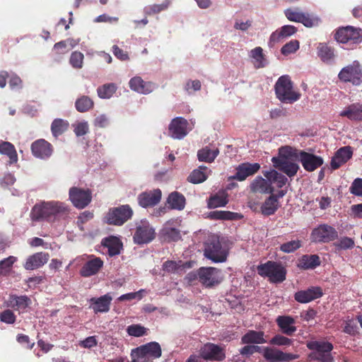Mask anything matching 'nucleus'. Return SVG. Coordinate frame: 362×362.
Wrapping results in <instances>:
<instances>
[{
	"label": "nucleus",
	"mask_w": 362,
	"mask_h": 362,
	"mask_svg": "<svg viewBox=\"0 0 362 362\" xmlns=\"http://www.w3.org/2000/svg\"><path fill=\"white\" fill-rule=\"evenodd\" d=\"M67 206L59 202H40L32 208L30 216L33 221L53 222L69 214Z\"/></svg>",
	"instance_id": "f257e3e1"
},
{
	"label": "nucleus",
	"mask_w": 362,
	"mask_h": 362,
	"mask_svg": "<svg viewBox=\"0 0 362 362\" xmlns=\"http://www.w3.org/2000/svg\"><path fill=\"white\" fill-rule=\"evenodd\" d=\"M276 98L284 103L292 104L300 98L301 94L293 89V82L288 75L280 76L274 86Z\"/></svg>",
	"instance_id": "f03ea898"
},
{
	"label": "nucleus",
	"mask_w": 362,
	"mask_h": 362,
	"mask_svg": "<svg viewBox=\"0 0 362 362\" xmlns=\"http://www.w3.org/2000/svg\"><path fill=\"white\" fill-rule=\"evenodd\" d=\"M257 274L262 277H268L272 283L283 282L286 277V269L281 263L274 261H267L257 267Z\"/></svg>",
	"instance_id": "7ed1b4c3"
},
{
	"label": "nucleus",
	"mask_w": 362,
	"mask_h": 362,
	"mask_svg": "<svg viewBox=\"0 0 362 362\" xmlns=\"http://www.w3.org/2000/svg\"><path fill=\"white\" fill-rule=\"evenodd\" d=\"M284 14L290 21L300 23L306 28L317 27L321 23L320 18L313 13L303 12L298 8H289Z\"/></svg>",
	"instance_id": "20e7f679"
},
{
	"label": "nucleus",
	"mask_w": 362,
	"mask_h": 362,
	"mask_svg": "<svg viewBox=\"0 0 362 362\" xmlns=\"http://www.w3.org/2000/svg\"><path fill=\"white\" fill-rule=\"evenodd\" d=\"M204 255L214 262H224L227 259L228 250L222 245L218 238L212 237L206 244Z\"/></svg>",
	"instance_id": "39448f33"
},
{
	"label": "nucleus",
	"mask_w": 362,
	"mask_h": 362,
	"mask_svg": "<svg viewBox=\"0 0 362 362\" xmlns=\"http://www.w3.org/2000/svg\"><path fill=\"white\" fill-rule=\"evenodd\" d=\"M338 78L344 83H351L353 86L362 85V66L358 61H354L338 74Z\"/></svg>",
	"instance_id": "423d86ee"
},
{
	"label": "nucleus",
	"mask_w": 362,
	"mask_h": 362,
	"mask_svg": "<svg viewBox=\"0 0 362 362\" xmlns=\"http://www.w3.org/2000/svg\"><path fill=\"white\" fill-rule=\"evenodd\" d=\"M133 216V210L129 205H121L110 209L105 216V221L110 225L122 226Z\"/></svg>",
	"instance_id": "0eeeda50"
},
{
	"label": "nucleus",
	"mask_w": 362,
	"mask_h": 362,
	"mask_svg": "<svg viewBox=\"0 0 362 362\" xmlns=\"http://www.w3.org/2000/svg\"><path fill=\"white\" fill-rule=\"evenodd\" d=\"M308 349L314 350L309 355L311 360H317L320 362H332L333 358L330 354L333 349L332 344L325 341H310L307 344Z\"/></svg>",
	"instance_id": "6e6552de"
},
{
	"label": "nucleus",
	"mask_w": 362,
	"mask_h": 362,
	"mask_svg": "<svg viewBox=\"0 0 362 362\" xmlns=\"http://www.w3.org/2000/svg\"><path fill=\"white\" fill-rule=\"evenodd\" d=\"M334 37L339 43L358 44L362 41V29L350 25L339 28Z\"/></svg>",
	"instance_id": "1a4fd4ad"
},
{
	"label": "nucleus",
	"mask_w": 362,
	"mask_h": 362,
	"mask_svg": "<svg viewBox=\"0 0 362 362\" xmlns=\"http://www.w3.org/2000/svg\"><path fill=\"white\" fill-rule=\"evenodd\" d=\"M310 238L314 243H328L338 238V232L334 227L323 223L312 230Z\"/></svg>",
	"instance_id": "9d476101"
},
{
	"label": "nucleus",
	"mask_w": 362,
	"mask_h": 362,
	"mask_svg": "<svg viewBox=\"0 0 362 362\" xmlns=\"http://www.w3.org/2000/svg\"><path fill=\"white\" fill-rule=\"evenodd\" d=\"M221 270L215 267H200L198 269L199 281L206 288H213L221 282Z\"/></svg>",
	"instance_id": "9b49d317"
},
{
	"label": "nucleus",
	"mask_w": 362,
	"mask_h": 362,
	"mask_svg": "<svg viewBox=\"0 0 362 362\" xmlns=\"http://www.w3.org/2000/svg\"><path fill=\"white\" fill-rule=\"evenodd\" d=\"M69 199L73 205L78 209H84L92 200V193L88 189L72 187L69 192Z\"/></svg>",
	"instance_id": "f8f14e48"
},
{
	"label": "nucleus",
	"mask_w": 362,
	"mask_h": 362,
	"mask_svg": "<svg viewBox=\"0 0 362 362\" xmlns=\"http://www.w3.org/2000/svg\"><path fill=\"white\" fill-rule=\"evenodd\" d=\"M263 358L267 362H290L298 358L299 356L298 354L286 353L274 347L264 346Z\"/></svg>",
	"instance_id": "ddd939ff"
},
{
	"label": "nucleus",
	"mask_w": 362,
	"mask_h": 362,
	"mask_svg": "<svg viewBox=\"0 0 362 362\" xmlns=\"http://www.w3.org/2000/svg\"><path fill=\"white\" fill-rule=\"evenodd\" d=\"M154 238L155 230L146 221L141 222V224L136 227L133 237L134 243L139 245L148 243Z\"/></svg>",
	"instance_id": "4468645a"
},
{
	"label": "nucleus",
	"mask_w": 362,
	"mask_h": 362,
	"mask_svg": "<svg viewBox=\"0 0 362 362\" xmlns=\"http://www.w3.org/2000/svg\"><path fill=\"white\" fill-rule=\"evenodd\" d=\"M260 169V165L257 163H243L238 165L235 170L236 173L228 177L229 180H235L240 182L244 181L247 177L255 175Z\"/></svg>",
	"instance_id": "2eb2a0df"
},
{
	"label": "nucleus",
	"mask_w": 362,
	"mask_h": 362,
	"mask_svg": "<svg viewBox=\"0 0 362 362\" xmlns=\"http://www.w3.org/2000/svg\"><path fill=\"white\" fill-rule=\"evenodd\" d=\"M30 148L33 155L40 159H47L53 153L52 145L43 139L33 142Z\"/></svg>",
	"instance_id": "dca6fc26"
},
{
	"label": "nucleus",
	"mask_w": 362,
	"mask_h": 362,
	"mask_svg": "<svg viewBox=\"0 0 362 362\" xmlns=\"http://www.w3.org/2000/svg\"><path fill=\"white\" fill-rule=\"evenodd\" d=\"M161 197V190L155 189L141 192L139 194L137 200L139 206L143 208L153 207L160 202Z\"/></svg>",
	"instance_id": "f3484780"
},
{
	"label": "nucleus",
	"mask_w": 362,
	"mask_h": 362,
	"mask_svg": "<svg viewBox=\"0 0 362 362\" xmlns=\"http://www.w3.org/2000/svg\"><path fill=\"white\" fill-rule=\"evenodd\" d=\"M188 122L182 117H177L172 119L169 124V134L176 139H182L187 134Z\"/></svg>",
	"instance_id": "a211bd4d"
},
{
	"label": "nucleus",
	"mask_w": 362,
	"mask_h": 362,
	"mask_svg": "<svg viewBox=\"0 0 362 362\" xmlns=\"http://www.w3.org/2000/svg\"><path fill=\"white\" fill-rule=\"evenodd\" d=\"M298 160L301 163L303 168L308 172H313L323 164L322 157L301 151Z\"/></svg>",
	"instance_id": "6ab92c4d"
},
{
	"label": "nucleus",
	"mask_w": 362,
	"mask_h": 362,
	"mask_svg": "<svg viewBox=\"0 0 362 362\" xmlns=\"http://www.w3.org/2000/svg\"><path fill=\"white\" fill-rule=\"evenodd\" d=\"M323 291L320 286H311L306 290L296 292L294 298L300 303H307L322 297Z\"/></svg>",
	"instance_id": "aec40b11"
},
{
	"label": "nucleus",
	"mask_w": 362,
	"mask_h": 362,
	"mask_svg": "<svg viewBox=\"0 0 362 362\" xmlns=\"http://www.w3.org/2000/svg\"><path fill=\"white\" fill-rule=\"evenodd\" d=\"M272 161L276 168L285 173L289 177L295 176L300 168L298 163L288 159H278L277 157H273Z\"/></svg>",
	"instance_id": "412c9836"
},
{
	"label": "nucleus",
	"mask_w": 362,
	"mask_h": 362,
	"mask_svg": "<svg viewBox=\"0 0 362 362\" xmlns=\"http://www.w3.org/2000/svg\"><path fill=\"white\" fill-rule=\"evenodd\" d=\"M200 354L205 360L222 361L226 357L221 347L211 343L205 344L201 349Z\"/></svg>",
	"instance_id": "4be33fe9"
},
{
	"label": "nucleus",
	"mask_w": 362,
	"mask_h": 362,
	"mask_svg": "<svg viewBox=\"0 0 362 362\" xmlns=\"http://www.w3.org/2000/svg\"><path fill=\"white\" fill-rule=\"evenodd\" d=\"M91 259L88 260L81 268L80 274L83 277H89L96 274L103 266V261L100 257L90 256Z\"/></svg>",
	"instance_id": "5701e85b"
},
{
	"label": "nucleus",
	"mask_w": 362,
	"mask_h": 362,
	"mask_svg": "<svg viewBox=\"0 0 362 362\" xmlns=\"http://www.w3.org/2000/svg\"><path fill=\"white\" fill-rule=\"evenodd\" d=\"M352 155L353 151L351 146H347L340 148L332 158V168L334 170L339 168L352 157Z\"/></svg>",
	"instance_id": "b1692460"
},
{
	"label": "nucleus",
	"mask_w": 362,
	"mask_h": 362,
	"mask_svg": "<svg viewBox=\"0 0 362 362\" xmlns=\"http://www.w3.org/2000/svg\"><path fill=\"white\" fill-rule=\"evenodd\" d=\"M297 28L291 25H286L273 32L269 37V44L273 46L276 42H279L285 38H287L297 32Z\"/></svg>",
	"instance_id": "393cba45"
},
{
	"label": "nucleus",
	"mask_w": 362,
	"mask_h": 362,
	"mask_svg": "<svg viewBox=\"0 0 362 362\" xmlns=\"http://www.w3.org/2000/svg\"><path fill=\"white\" fill-rule=\"evenodd\" d=\"M49 257V255L48 253L42 252H36L28 257L24 264V267L27 270L37 269L45 264L47 262Z\"/></svg>",
	"instance_id": "a878e982"
},
{
	"label": "nucleus",
	"mask_w": 362,
	"mask_h": 362,
	"mask_svg": "<svg viewBox=\"0 0 362 362\" xmlns=\"http://www.w3.org/2000/svg\"><path fill=\"white\" fill-rule=\"evenodd\" d=\"M101 244L107 248V253L110 257L117 255L122 249V243L117 237L110 235L102 240Z\"/></svg>",
	"instance_id": "bb28decb"
},
{
	"label": "nucleus",
	"mask_w": 362,
	"mask_h": 362,
	"mask_svg": "<svg viewBox=\"0 0 362 362\" xmlns=\"http://www.w3.org/2000/svg\"><path fill=\"white\" fill-rule=\"evenodd\" d=\"M321 261L317 255H303L297 262L298 268L303 270L313 269L320 266Z\"/></svg>",
	"instance_id": "cd10ccee"
},
{
	"label": "nucleus",
	"mask_w": 362,
	"mask_h": 362,
	"mask_svg": "<svg viewBox=\"0 0 362 362\" xmlns=\"http://www.w3.org/2000/svg\"><path fill=\"white\" fill-rule=\"evenodd\" d=\"M129 84L132 90L142 94H148L153 89V84L151 82H146L140 76L131 78Z\"/></svg>",
	"instance_id": "c85d7f7f"
},
{
	"label": "nucleus",
	"mask_w": 362,
	"mask_h": 362,
	"mask_svg": "<svg viewBox=\"0 0 362 362\" xmlns=\"http://www.w3.org/2000/svg\"><path fill=\"white\" fill-rule=\"evenodd\" d=\"M334 52V47L325 42L319 43L317 47V56L323 62L327 64H330L334 61L335 58Z\"/></svg>",
	"instance_id": "c756f323"
},
{
	"label": "nucleus",
	"mask_w": 362,
	"mask_h": 362,
	"mask_svg": "<svg viewBox=\"0 0 362 362\" xmlns=\"http://www.w3.org/2000/svg\"><path fill=\"white\" fill-rule=\"evenodd\" d=\"M140 353H144L151 361L161 356L160 346L156 341L149 342L139 347Z\"/></svg>",
	"instance_id": "7c9ffc66"
},
{
	"label": "nucleus",
	"mask_w": 362,
	"mask_h": 362,
	"mask_svg": "<svg viewBox=\"0 0 362 362\" xmlns=\"http://www.w3.org/2000/svg\"><path fill=\"white\" fill-rule=\"evenodd\" d=\"M250 190L253 192H259L272 194L274 187H272L267 179L265 180L260 176H257L250 184Z\"/></svg>",
	"instance_id": "2f4dec72"
},
{
	"label": "nucleus",
	"mask_w": 362,
	"mask_h": 362,
	"mask_svg": "<svg viewBox=\"0 0 362 362\" xmlns=\"http://www.w3.org/2000/svg\"><path fill=\"white\" fill-rule=\"evenodd\" d=\"M340 116L351 120H362V104L357 103L349 105L340 113Z\"/></svg>",
	"instance_id": "473e14b6"
},
{
	"label": "nucleus",
	"mask_w": 362,
	"mask_h": 362,
	"mask_svg": "<svg viewBox=\"0 0 362 362\" xmlns=\"http://www.w3.org/2000/svg\"><path fill=\"white\" fill-rule=\"evenodd\" d=\"M0 154L5 155L8 157V163L10 165L18 162V154L15 146L8 141H0Z\"/></svg>",
	"instance_id": "72a5a7b5"
},
{
	"label": "nucleus",
	"mask_w": 362,
	"mask_h": 362,
	"mask_svg": "<svg viewBox=\"0 0 362 362\" xmlns=\"http://www.w3.org/2000/svg\"><path fill=\"white\" fill-rule=\"evenodd\" d=\"M167 202L172 209L180 211L185 208L186 199L182 194L178 192H173L168 195Z\"/></svg>",
	"instance_id": "f704fd0d"
},
{
	"label": "nucleus",
	"mask_w": 362,
	"mask_h": 362,
	"mask_svg": "<svg viewBox=\"0 0 362 362\" xmlns=\"http://www.w3.org/2000/svg\"><path fill=\"white\" fill-rule=\"evenodd\" d=\"M111 300V296L106 294L98 299H91L90 307L95 313L106 312L109 310Z\"/></svg>",
	"instance_id": "c9c22d12"
},
{
	"label": "nucleus",
	"mask_w": 362,
	"mask_h": 362,
	"mask_svg": "<svg viewBox=\"0 0 362 362\" xmlns=\"http://www.w3.org/2000/svg\"><path fill=\"white\" fill-rule=\"evenodd\" d=\"M219 154L218 148L211 149L209 146H205L197 152V158L199 161L206 163H212Z\"/></svg>",
	"instance_id": "e433bc0d"
},
{
	"label": "nucleus",
	"mask_w": 362,
	"mask_h": 362,
	"mask_svg": "<svg viewBox=\"0 0 362 362\" xmlns=\"http://www.w3.org/2000/svg\"><path fill=\"white\" fill-rule=\"evenodd\" d=\"M264 175L270 182L271 185L272 184H276V186L279 188H281L284 186L288 181V179L285 175L278 173L275 170L265 171L264 172Z\"/></svg>",
	"instance_id": "4c0bfd02"
},
{
	"label": "nucleus",
	"mask_w": 362,
	"mask_h": 362,
	"mask_svg": "<svg viewBox=\"0 0 362 362\" xmlns=\"http://www.w3.org/2000/svg\"><path fill=\"white\" fill-rule=\"evenodd\" d=\"M278 209L279 202L273 194L264 201L261 207L262 213L265 216L274 214Z\"/></svg>",
	"instance_id": "58836bf2"
},
{
	"label": "nucleus",
	"mask_w": 362,
	"mask_h": 362,
	"mask_svg": "<svg viewBox=\"0 0 362 362\" xmlns=\"http://www.w3.org/2000/svg\"><path fill=\"white\" fill-rule=\"evenodd\" d=\"M242 344H264L267 341L264 338L263 332L249 331L242 337Z\"/></svg>",
	"instance_id": "ea45409f"
},
{
	"label": "nucleus",
	"mask_w": 362,
	"mask_h": 362,
	"mask_svg": "<svg viewBox=\"0 0 362 362\" xmlns=\"http://www.w3.org/2000/svg\"><path fill=\"white\" fill-rule=\"evenodd\" d=\"M207 167L201 165L199 168L194 170L187 177V180L193 184H199L204 182L208 175L206 173Z\"/></svg>",
	"instance_id": "a19ab883"
},
{
	"label": "nucleus",
	"mask_w": 362,
	"mask_h": 362,
	"mask_svg": "<svg viewBox=\"0 0 362 362\" xmlns=\"http://www.w3.org/2000/svg\"><path fill=\"white\" fill-rule=\"evenodd\" d=\"M301 150L293 148L288 146H281L279 149V157L278 159H294L298 160Z\"/></svg>",
	"instance_id": "79ce46f5"
},
{
	"label": "nucleus",
	"mask_w": 362,
	"mask_h": 362,
	"mask_svg": "<svg viewBox=\"0 0 362 362\" xmlns=\"http://www.w3.org/2000/svg\"><path fill=\"white\" fill-rule=\"evenodd\" d=\"M93 106L94 102L87 95L81 96L75 102V107L79 112H88L93 109Z\"/></svg>",
	"instance_id": "37998d69"
},
{
	"label": "nucleus",
	"mask_w": 362,
	"mask_h": 362,
	"mask_svg": "<svg viewBox=\"0 0 362 362\" xmlns=\"http://www.w3.org/2000/svg\"><path fill=\"white\" fill-rule=\"evenodd\" d=\"M277 324L283 333L291 335L296 331L294 318H277Z\"/></svg>",
	"instance_id": "c03bdc74"
},
{
	"label": "nucleus",
	"mask_w": 362,
	"mask_h": 362,
	"mask_svg": "<svg viewBox=\"0 0 362 362\" xmlns=\"http://www.w3.org/2000/svg\"><path fill=\"white\" fill-rule=\"evenodd\" d=\"M117 90V87L115 83H105L101 86H99L97 89L98 95L99 98L103 99L110 98Z\"/></svg>",
	"instance_id": "a18cd8bd"
},
{
	"label": "nucleus",
	"mask_w": 362,
	"mask_h": 362,
	"mask_svg": "<svg viewBox=\"0 0 362 362\" xmlns=\"http://www.w3.org/2000/svg\"><path fill=\"white\" fill-rule=\"evenodd\" d=\"M250 56L254 59L253 64L255 68L259 69L266 66V59L262 47H257L252 49Z\"/></svg>",
	"instance_id": "49530a36"
},
{
	"label": "nucleus",
	"mask_w": 362,
	"mask_h": 362,
	"mask_svg": "<svg viewBox=\"0 0 362 362\" xmlns=\"http://www.w3.org/2000/svg\"><path fill=\"white\" fill-rule=\"evenodd\" d=\"M69 127V122L62 119H55L51 124L52 135L57 138L65 132Z\"/></svg>",
	"instance_id": "de8ad7c7"
},
{
	"label": "nucleus",
	"mask_w": 362,
	"mask_h": 362,
	"mask_svg": "<svg viewBox=\"0 0 362 362\" xmlns=\"http://www.w3.org/2000/svg\"><path fill=\"white\" fill-rule=\"evenodd\" d=\"M164 240L168 242H176L181 238L180 232L175 228L165 227L161 231Z\"/></svg>",
	"instance_id": "09e8293b"
},
{
	"label": "nucleus",
	"mask_w": 362,
	"mask_h": 362,
	"mask_svg": "<svg viewBox=\"0 0 362 362\" xmlns=\"http://www.w3.org/2000/svg\"><path fill=\"white\" fill-rule=\"evenodd\" d=\"M30 303V299L27 296H15L11 298V306L18 310H25Z\"/></svg>",
	"instance_id": "8fccbe9b"
},
{
	"label": "nucleus",
	"mask_w": 362,
	"mask_h": 362,
	"mask_svg": "<svg viewBox=\"0 0 362 362\" xmlns=\"http://www.w3.org/2000/svg\"><path fill=\"white\" fill-rule=\"evenodd\" d=\"M170 4V0H165L162 4H153L144 8V12L146 15H153L166 10Z\"/></svg>",
	"instance_id": "3c124183"
},
{
	"label": "nucleus",
	"mask_w": 362,
	"mask_h": 362,
	"mask_svg": "<svg viewBox=\"0 0 362 362\" xmlns=\"http://www.w3.org/2000/svg\"><path fill=\"white\" fill-rule=\"evenodd\" d=\"M237 214L226 211H213L209 214V217L213 220H233Z\"/></svg>",
	"instance_id": "603ef678"
},
{
	"label": "nucleus",
	"mask_w": 362,
	"mask_h": 362,
	"mask_svg": "<svg viewBox=\"0 0 362 362\" xmlns=\"http://www.w3.org/2000/svg\"><path fill=\"white\" fill-rule=\"evenodd\" d=\"M302 246V242L300 240H293L281 244L279 250L284 253L294 252Z\"/></svg>",
	"instance_id": "864d4df0"
},
{
	"label": "nucleus",
	"mask_w": 362,
	"mask_h": 362,
	"mask_svg": "<svg viewBox=\"0 0 362 362\" xmlns=\"http://www.w3.org/2000/svg\"><path fill=\"white\" fill-rule=\"evenodd\" d=\"M184 268V265L182 264V262H175L173 260H168L163 264V269L168 273L175 274L178 273L180 270Z\"/></svg>",
	"instance_id": "5fc2aeb1"
},
{
	"label": "nucleus",
	"mask_w": 362,
	"mask_h": 362,
	"mask_svg": "<svg viewBox=\"0 0 362 362\" xmlns=\"http://www.w3.org/2000/svg\"><path fill=\"white\" fill-rule=\"evenodd\" d=\"M228 203V199L225 196L214 195L211 197L208 202V207L210 209L224 206Z\"/></svg>",
	"instance_id": "6e6d98bb"
},
{
	"label": "nucleus",
	"mask_w": 362,
	"mask_h": 362,
	"mask_svg": "<svg viewBox=\"0 0 362 362\" xmlns=\"http://www.w3.org/2000/svg\"><path fill=\"white\" fill-rule=\"evenodd\" d=\"M300 43L297 40H292L285 44L281 49V52L283 55L288 56V54L295 53L299 49Z\"/></svg>",
	"instance_id": "4d7b16f0"
},
{
	"label": "nucleus",
	"mask_w": 362,
	"mask_h": 362,
	"mask_svg": "<svg viewBox=\"0 0 362 362\" xmlns=\"http://www.w3.org/2000/svg\"><path fill=\"white\" fill-rule=\"evenodd\" d=\"M16 260V258L15 257L10 256L0 261V275L7 274L11 269Z\"/></svg>",
	"instance_id": "13d9d810"
},
{
	"label": "nucleus",
	"mask_w": 362,
	"mask_h": 362,
	"mask_svg": "<svg viewBox=\"0 0 362 362\" xmlns=\"http://www.w3.org/2000/svg\"><path fill=\"white\" fill-rule=\"evenodd\" d=\"M83 54L80 52H74L71 54L69 62L74 69H81L83 64Z\"/></svg>",
	"instance_id": "bf43d9fd"
},
{
	"label": "nucleus",
	"mask_w": 362,
	"mask_h": 362,
	"mask_svg": "<svg viewBox=\"0 0 362 362\" xmlns=\"http://www.w3.org/2000/svg\"><path fill=\"white\" fill-rule=\"evenodd\" d=\"M146 328H145L143 326H141L139 325H133L131 326H129L127 328V333L130 336L134 337H141L143 335H145L146 334Z\"/></svg>",
	"instance_id": "052dcab7"
},
{
	"label": "nucleus",
	"mask_w": 362,
	"mask_h": 362,
	"mask_svg": "<svg viewBox=\"0 0 362 362\" xmlns=\"http://www.w3.org/2000/svg\"><path fill=\"white\" fill-rule=\"evenodd\" d=\"M349 192L355 196L362 197V178L358 177L353 181Z\"/></svg>",
	"instance_id": "680f3d73"
},
{
	"label": "nucleus",
	"mask_w": 362,
	"mask_h": 362,
	"mask_svg": "<svg viewBox=\"0 0 362 362\" xmlns=\"http://www.w3.org/2000/svg\"><path fill=\"white\" fill-rule=\"evenodd\" d=\"M334 245L339 250L351 249L354 246V241L351 238L344 237L334 243Z\"/></svg>",
	"instance_id": "e2e57ef3"
},
{
	"label": "nucleus",
	"mask_w": 362,
	"mask_h": 362,
	"mask_svg": "<svg viewBox=\"0 0 362 362\" xmlns=\"http://www.w3.org/2000/svg\"><path fill=\"white\" fill-rule=\"evenodd\" d=\"M144 293H146V290L141 289L136 292H132V293H129L122 295L119 298V300L121 301L132 300L133 299L141 300L144 297Z\"/></svg>",
	"instance_id": "0e129e2a"
},
{
	"label": "nucleus",
	"mask_w": 362,
	"mask_h": 362,
	"mask_svg": "<svg viewBox=\"0 0 362 362\" xmlns=\"http://www.w3.org/2000/svg\"><path fill=\"white\" fill-rule=\"evenodd\" d=\"M16 180V177L12 173H6L0 178V186L4 189H7L12 186L15 183Z\"/></svg>",
	"instance_id": "69168bd1"
},
{
	"label": "nucleus",
	"mask_w": 362,
	"mask_h": 362,
	"mask_svg": "<svg viewBox=\"0 0 362 362\" xmlns=\"http://www.w3.org/2000/svg\"><path fill=\"white\" fill-rule=\"evenodd\" d=\"M269 343L276 346H290L292 340L282 335L276 334L269 341Z\"/></svg>",
	"instance_id": "338daca9"
},
{
	"label": "nucleus",
	"mask_w": 362,
	"mask_h": 362,
	"mask_svg": "<svg viewBox=\"0 0 362 362\" xmlns=\"http://www.w3.org/2000/svg\"><path fill=\"white\" fill-rule=\"evenodd\" d=\"M132 361L131 362H150L151 361L144 353H140L139 349L136 348L132 351Z\"/></svg>",
	"instance_id": "774afa93"
}]
</instances>
